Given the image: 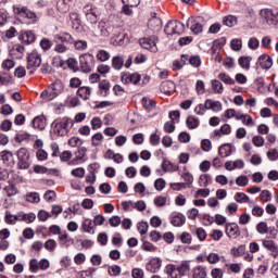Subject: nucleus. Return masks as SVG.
<instances>
[{
    "label": "nucleus",
    "mask_w": 278,
    "mask_h": 278,
    "mask_svg": "<svg viewBox=\"0 0 278 278\" xmlns=\"http://www.w3.org/2000/svg\"><path fill=\"white\" fill-rule=\"evenodd\" d=\"M96 31H99L101 36H108V22L105 20H102L98 23Z\"/></svg>",
    "instance_id": "c9c22d12"
},
{
    "label": "nucleus",
    "mask_w": 278,
    "mask_h": 278,
    "mask_svg": "<svg viewBox=\"0 0 278 278\" xmlns=\"http://www.w3.org/2000/svg\"><path fill=\"white\" fill-rule=\"evenodd\" d=\"M257 64L261 66V68L268 71V68L273 67V58H270V55H268V54H262L258 58L256 65Z\"/></svg>",
    "instance_id": "ddd939ff"
},
{
    "label": "nucleus",
    "mask_w": 278,
    "mask_h": 278,
    "mask_svg": "<svg viewBox=\"0 0 278 278\" xmlns=\"http://www.w3.org/2000/svg\"><path fill=\"white\" fill-rule=\"evenodd\" d=\"M81 229L86 233H94V226H92V219L86 218L81 224Z\"/></svg>",
    "instance_id": "7c9ffc66"
},
{
    "label": "nucleus",
    "mask_w": 278,
    "mask_h": 278,
    "mask_svg": "<svg viewBox=\"0 0 278 278\" xmlns=\"http://www.w3.org/2000/svg\"><path fill=\"white\" fill-rule=\"evenodd\" d=\"M68 144L70 147H81V144H84V140H81L79 137H72L68 140Z\"/></svg>",
    "instance_id": "5fc2aeb1"
},
{
    "label": "nucleus",
    "mask_w": 278,
    "mask_h": 278,
    "mask_svg": "<svg viewBox=\"0 0 278 278\" xmlns=\"http://www.w3.org/2000/svg\"><path fill=\"white\" fill-rule=\"evenodd\" d=\"M230 47H231L232 51H240L242 49V40L232 39L230 41Z\"/></svg>",
    "instance_id": "3c124183"
},
{
    "label": "nucleus",
    "mask_w": 278,
    "mask_h": 278,
    "mask_svg": "<svg viewBox=\"0 0 278 278\" xmlns=\"http://www.w3.org/2000/svg\"><path fill=\"white\" fill-rule=\"evenodd\" d=\"M17 160H29V152L26 148H21L17 151Z\"/></svg>",
    "instance_id": "864d4df0"
},
{
    "label": "nucleus",
    "mask_w": 278,
    "mask_h": 278,
    "mask_svg": "<svg viewBox=\"0 0 278 278\" xmlns=\"http://www.w3.org/2000/svg\"><path fill=\"white\" fill-rule=\"evenodd\" d=\"M260 16L263 21V23H265L266 25L269 26H277L278 25V13L270 9H262L260 11Z\"/></svg>",
    "instance_id": "20e7f679"
},
{
    "label": "nucleus",
    "mask_w": 278,
    "mask_h": 278,
    "mask_svg": "<svg viewBox=\"0 0 278 278\" xmlns=\"http://www.w3.org/2000/svg\"><path fill=\"white\" fill-rule=\"evenodd\" d=\"M252 60L253 58L251 56H241L239 58V66H241V68H244L245 71H249V68H251Z\"/></svg>",
    "instance_id": "e433bc0d"
},
{
    "label": "nucleus",
    "mask_w": 278,
    "mask_h": 278,
    "mask_svg": "<svg viewBox=\"0 0 278 278\" xmlns=\"http://www.w3.org/2000/svg\"><path fill=\"white\" fill-rule=\"evenodd\" d=\"M4 191L7 192L8 197H14L18 193V189H16V186L14 185L4 187Z\"/></svg>",
    "instance_id": "8fccbe9b"
},
{
    "label": "nucleus",
    "mask_w": 278,
    "mask_h": 278,
    "mask_svg": "<svg viewBox=\"0 0 278 278\" xmlns=\"http://www.w3.org/2000/svg\"><path fill=\"white\" fill-rule=\"evenodd\" d=\"M161 268H162V260L160 257L151 258L146 265V270H148V273L155 274V273H159Z\"/></svg>",
    "instance_id": "9d476101"
},
{
    "label": "nucleus",
    "mask_w": 278,
    "mask_h": 278,
    "mask_svg": "<svg viewBox=\"0 0 278 278\" xmlns=\"http://www.w3.org/2000/svg\"><path fill=\"white\" fill-rule=\"evenodd\" d=\"M189 64L194 68H199V66H201V58L200 56L189 58Z\"/></svg>",
    "instance_id": "69168bd1"
},
{
    "label": "nucleus",
    "mask_w": 278,
    "mask_h": 278,
    "mask_svg": "<svg viewBox=\"0 0 278 278\" xmlns=\"http://www.w3.org/2000/svg\"><path fill=\"white\" fill-rule=\"evenodd\" d=\"M33 127L34 129H45L46 127V122L45 118L42 116H37L33 119Z\"/></svg>",
    "instance_id": "f704fd0d"
},
{
    "label": "nucleus",
    "mask_w": 278,
    "mask_h": 278,
    "mask_svg": "<svg viewBox=\"0 0 278 278\" xmlns=\"http://www.w3.org/2000/svg\"><path fill=\"white\" fill-rule=\"evenodd\" d=\"M256 231H258L261 235L268 233V224H266V222H260L256 225Z\"/></svg>",
    "instance_id": "09e8293b"
},
{
    "label": "nucleus",
    "mask_w": 278,
    "mask_h": 278,
    "mask_svg": "<svg viewBox=\"0 0 278 278\" xmlns=\"http://www.w3.org/2000/svg\"><path fill=\"white\" fill-rule=\"evenodd\" d=\"M20 40H23L25 45H31V42H36V35L33 31L28 30L20 36Z\"/></svg>",
    "instance_id": "4be33fe9"
},
{
    "label": "nucleus",
    "mask_w": 278,
    "mask_h": 278,
    "mask_svg": "<svg viewBox=\"0 0 278 278\" xmlns=\"http://www.w3.org/2000/svg\"><path fill=\"white\" fill-rule=\"evenodd\" d=\"M252 142H253L254 147H264L265 140H264V137H262V136H254L252 138Z\"/></svg>",
    "instance_id": "338daca9"
},
{
    "label": "nucleus",
    "mask_w": 278,
    "mask_h": 278,
    "mask_svg": "<svg viewBox=\"0 0 278 278\" xmlns=\"http://www.w3.org/2000/svg\"><path fill=\"white\" fill-rule=\"evenodd\" d=\"M235 201L237 203H249V205H255V201L251 200L244 192H237L235 194Z\"/></svg>",
    "instance_id": "6ab92c4d"
},
{
    "label": "nucleus",
    "mask_w": 278,
    "mask_h": 278,
    "mask_svg": "<svg viewBox=\"0 0 278 278\" xmlns=\"http://www.w3.org/2000/svg\"><path fill=\"white\" fill-rule=\"evenodd\" d=\"M40 47L43 51H49V49H51V47H53V43L51 42V40L43 38L40 41Z\"/></svg>",
    "instance_id": "052dcab7"
},
{
    "label": "nucleus",
    "mask_w": 278,
    "mask_h": 278,
    "mask_svg": "<svg viewBox=\"0 0 278 278\" xmlns=\"http://www.w3.org/2000/svg\"><path fill=\"white\" fill-rule=\"evenodd\" d=\"M218 153L220 155V157H229V155H231L232 150H231V144L226 143L219 147L218 149Z\"/></svg>",
    "instance_id": "c85d7f7f"
},
{
    "label": "nucleus",
    "mask_w": 278,
    "mask_h": 278,
    "mask_svg": "<svg viewBox=\"0 0 278 278\" xmlns=\"http://www.w3.org/2000/svg\"><path fill=\"white\" fill-rule=\"evenodd\" d=\"M226 236L228 238H239L240 236V226L236 223H227L226 224Z\"/></svg>",
    "instance_id": "9b49d317"
},
{
    "label": "nucleus",
    "mask_w": 278,
    "mask_h": 278,
    "mask_svg": "<svg viewBox=\"0 0 278 278\" xmlns=\"http://www.w3.org/2000/svg\"><path fill=\"white\" fill-rule=\"evenodd\" d=\"M212 89L215 94H223V83L217 79L212 80Z\"/></svg>",
    "instance_id": "37998d69"
},
{
    "label": "nucleus",
    "mask_w": 278,
    "mask_h": 278,
    "mask_svg": "<svg viewBox=\"0 0 278 278\" xmlns=\"http://www.w3.org/2000/svg\"><path fill=\"white\" fill-rule=\"evenodd\" d=\"M161 92L164 94H173L175 92V83L172 80H165L161 84Z\"/></svg>",
    "instance_id": "dca6fc26"
},
{
    "label": "nucleus",
    "mask_w": 278,
    "mask_h": 278,
    "mask_svg": "<svg viewBox=\"0 0 278 278\" xmlns=\"http://www.w3.org/2000/svg\"><path fill=\"white\" fill-rule=\"evenodd\" d=\"M80 70L83 73H91L94 68V55L90 53H85L79 58Z\"/></svg>",
    "instance_id": "0eeeda50"
},
{
    "label": "nucleus",
    "mask_w": 278,
    "mask_h": 278,
    "mask_svg": "<svg viewBox=\"0 0 278 278\" xmlns=\"http://www.w3.org/2000/svg\"><path fill=\"white\" fill-rule=\"evenodd\" d=\"M161 167L164 173H175V172L179 170V166L170 163V161H168L166 159L163 160Z\"/></svg>",
    "instance_id": "a211bd4d"
},
{
    "label": "nucleus",
    "mask_w": 278,
    "mask_h": 278,
    "mask_svg": "<svg viewBox=\"0 0 278 278\" xmlns=\"http://www.w3.org/2000/svg\"><path fill=\"white\" fill-rule=\"evenodd\" d=\"M4 223H5L7 225H16V220H15V217H14V215L12 214V212L5 211V214H4Z\"/></svg>",
    "instance_id": "49530a36"
},
{
    "label": "nucleus",
    "mask_w": 278,
    "mask_h": 278,
    "mask_svg": "<svg viewBox=\"0 0 278 278\" xmlns=\"http://www.w3.org/2000/svg\"><path fill=\"white\" fill-rule=\"evenodd\" d=\"M139 45L142 47V49H147L148 51H151L152 53H157V37H143L139 39Z\"/></svg>",
    "instance_id": "1a4fd4ad"
},
{
    "label": "nucleus",
    "mask_w": 278,
    "mask_h": 278,
    "mask_svg": "<svg viewBox=\"0 0 278 278\" xmlns=\"http://www.w3.org/2000/svg\"><path fill=\"white\" fill-rule=\"evenodd\" d=\"M186 123L188 129H197V127H199V118H195L193 116H189Z\"/></svg>",
    "instance_id": "c03bdc74"
},
{
    "label": "nucleus",
    "mask_w": 278,
    "mask_h": 278,
    "mask_svg": "<svg viewBox=\"0 0 278 278\" xmlns=\"http://www.w3.org/2000/svg\"><path fill=\"white\" fill-rule=\"evenodd\" d=\"M260 199H261V201H263V203H268V201H270V199H271L270 191L263 190L260 194Z\"/></svg>",
    "instance_id": "0e129e2a"
},
{
    "label": "nucleus",
    "mask_w": 278,
    "mask_h": 278,
    "mask_svg": "<svg viewBox=\"0 0 278 278\" xmlns=\"http://www.w3.org/2000/svg\"><path fill=\"white\" fill-rule=\"evenodd\" d=\"M29 11L27 7L21 4L13 5V12L18 18H25Z\"/></svg>",
    "instance_id": "f3484780"
},
{
    "label": "nucleus",
    "mask_w": 278,
    "mask_h": 278,
    "mask_svg": "<svg viewBox=\"0 0 278 278\" xmlns=\"http://www.w3.org/2000/svg\"><path fill=\"white\" fill-rule=\"evenodd\" d=\"M109 275H111V277H118V275H121V266L118 265L110 266Z\"/></svg>",
    "instance_id": "4d7b16f0"
},
{
    "label": "nucleus",
    "mask_w": 278,
    "mask_h": 278,
    "mask_svg": "<svg viewBox=\"0 0 278 278\" xmlns=\"http://www.w3.org/2000/svg\"><path fill=\"white\" fill-rule=\"evenodd\" d=\"M91 142H92L93 147H99V144H101V142H103V134H101V132L94 134L91 138Z\"/></svg>",
    "instance_id": "de8ad7c7"
},
{
    "label": "nucleus",
    "mask_w": 278,
    "mask_h": 278,
    "mask_svg": "<svg viewBox=\"0 0 278 278\" xmlns=\"http://www.w3.org/2000/svg\"><path fill=\"white\" fill-rule=\"evenodd\" d=\"M192 278H207V269L203 266H197L192 269Z\"/></svg>",
    "instance_id": "5701e85b"
},
{
    "label": "nucleus",
    "mask_w": 278,
    "mask_h": 278,
    "mask_svg": "<svg viewBox=\"0 0 278 278\" xmlns=\"http://www.w3.org/2000/svg\"><path fill=\"white\" fill-rule=\"evenodd\" d=\"M178 268V275L181 277H186L190 273V263L189 262H182L180 265H177Z\"/></svg>",
    "instance_id": "a878e982"
},
{
    "label": "nucleus",
    "mask_w": 278,
    "mask_h": 278,
    "mask_svg": "<svg viewBox=\"0 0 278 278\" xmlns=\"http://www.w3.org/2000/svg\"><path fill=\"white\" fill-rule=\"evenodd\" d=\"M165 273L170 278H180L177 265H174V264L166 265Z\"/></svg>",
    "instance_id": "412c9836"
},
{
    "label": "nucleus",
    "mask_w": 278,
    "mask_h": 278,
    "mask_svg": "<svg viewBox=\"0 0 278 278\" xmlns=\"http://www.w3.org/2000/svg\"><path fill=\"white\" fill-rule=\"evenodd\" d=\"M76 94L83 101H88L92 94V89L89 86H83L77 89Z\"/></svg>",
    "instance_id": "4468645a"
},
{
    "label": "nucleus",
    "mask_w": 278,
    "mask_h": 278,
    "mask_svg": "<svg viewBox=\"0 0 278 278\" xmlns=\"http://www.w3.org/2000/svg\"><path fill=\"white\" fill-rule=\"evenodd\" d=\"M244 253H247V245L244 244H240L238 248H232L230 250V255H232V257H242Z\"/></svg>",
    "instance_id": "393cba45"
},
{
    "label": "nucleus",
    "mask_w": 278,
    "mask_h": 278,
    "mask_svg": "<svg viewBox=\"0 0 278 278\" xmlns=\"http://www.w3.org/2000/svg\"><path fill=\"white\" fill-rule=\"evenodd\" d=\"M262 244L265 249H267V251H270L271 253H274L275 255H277L278 251H277V244H275V241L273 240H266L264 239L262 241Z\"/></svg>",
    "instance_id": "c756f323"
},
{
    "label": "nucleus",
    "mask_w": 278,
    "mask_h": 278,
    "mask_svg": "<svg viewBox=\"0 0 278 278\" xmlns=\"http://www.w3.org/2000/svg\"><path fill=\"white\" fill-rule=\"evenodd\" d=\"M218 79H220V81L227 84L228 86H233V84H236V80H233L231 77H229V75L225 73H220L218 75Z\"/></svg>",
    "instance_id": "a18cd8bd"
},
{
    "label": "nucleus",
    "mask_w": 278,
    "mask_h": 278,
    "mask_svg": "<svg viewBox=\"0 0 278 278\" xmlns=\"http://www.w3.org/2000/svg\"><path fill=\"white\" fill-rule=\"evenodd\" d=\"M249 49L255 50L260 48V40L255 37H252L248 41Z\"/></svg>",
    "instance_id": "6e6d98bb"
},
{
    "label": "nucleus",
    "mask_w": 278,
    "mask_h": 278,
    "mask_svg": "<svg viewBox=\"0 0 278 278\" xmlns=\"http://www.w3.org/2000/svg\"><path fill=\"white\" fill-rule=\"evenodd\" d=\"M75 125V121L70 117H61L56 118L52 123V131L54 136H60L64 138V136H68L71 134V129Z\"/></svg>",
    "instance_id": "f257e3e1"
},
{
    "label": "nucleus",
    "mask_w": 278,
    "mask_h": 278,
    "mask_svg": "<svg viewBox=\"0 0 278 278\" xmlns=\"http://www.w3.org/2000/svg\"><path fill=\"white\" fill-rule=\"evenodd\" d=\"M198 184L201 188H207L210 184H212V176H210L208 174H202L199 177Z\"/></svg>",
    "instance_id": "cd10ccee"
},
{
    "label": "nucleus",
    "mask_w": 278,
    "mask_h": 278,
    "mask_svg": "<svg viewBox=\"0 0 278 278\" xmlns=\"http://www.w3.org/2000/svg\"><path fill=\"white\" fill-rule=\"evenodd\" d=\"M204 108L205 110H212L213 112H220V110H223V103H220V101L207 99L204 103Z\"/></svg>",
    "instance_id": "2eb2a0df"
},
{
    "label": "nucleus",
    "mask_w": 278,
    "mask_h": 278,
    "mask_svg": "<svg viewBox=\"0 0 278 278\" xmlns=\"http://www.w3.org/2000/svg\"><path fill=\"white\" fill-rule=\"evenodd\" d=\"M223 23L224 25H226V27H233L235 25H238V17L233 15H228L224 17Z\"/></svg>",
    "instance_id": "79ce46f5"
},
{
    "label": "nucleus",
    "mask_w": 278,
    "mask_h": 278,
    "mask_svg": "<svg viewBox=\"0 0 278 278\" xmlns=\"http://www.w3.org/2000/svg\"><path fill=\"white\" fill-rule=\"evenodd\" d=\"M14 66H15V63H14V61L11 60V59H7V60H4V61L2 62V68H3L4 71H11V68H14Z\"/></svg>",
    "instance_id": "680f3d73"
},
{
    "label": "nucleus",
    "mask_w": 278,
    "mask_h": 278,
    "mask_svg": "<svg viewBox=\"0 0 278 278\" xmlns=\"http://www.w3.org/2000/svg\"><path fill=\"white\" fill-rule=\"evenodd\" d=\"M195 236L200 242H203V240H205V238H207V232L203 228H197Z\"/></svg>",
    "instance_id": "13d9d810"
},
{
    "label": "nucleus",
    "mask_w": 278,
    "mask_h": 278,
    "mask_svg": "<svg viewBox=\"0 0 278 278\" xmlns=\"http://www.w3.org/2000/svg\"><path fill=\"white\" fill-rule=\"evenodd\" d=\"M122 84H138L140 81V75L138 73H124L122 75Z\"/></svg>",
    "instance_id": "f8f14e48"
},
{
    "label": "nucleus",
    "mask_w": 278,
    "mask_h": 278,
    "mask_svg": "<svg viewBox=\"0 0 278 278\" xmlns=\"http://www.w3.org/2000/svg\"><path fill=\"white\" fill-rule=\"evenodd\" d=\"M237 186H240L241 188H244V186L249 185V177L247 176H239L236 179Z\"/></svg>",
    "instance_id": "bf43d9fd"
},
{
    "label": "nucleus",
    "mask_w": 278,
    "mask_h": 278,
    "mask_svg": "<svg viewBox=\"0 0 278 278\" xmlns=\"http://www.w3.org/2000/svg\"><path fill=\"white\" fill-rule=\"evenodd\" d=\"M125 64L123 56H114L112 60V66L115 71H121Z\"/></svg>",
    "instance_id": "58836bf2"
},
{
    "label": "nucleus",
    "mask_w": 278,
    "mask_h": 278,
    "mask_svg": "<svg viewBox=\"0 0 278 278\" xmlns=\"http://www.w3.org/2000/svg\"><path fill=\"white\" fill-rule=\"evenodd\" d=\"M97 58L100 60V62H108V60H110V52L100 50L97 54Z\"/></svg>",
    "instance_id": "603ef678"
},
{
    "label": "nucleus",
    "mask_w": 278,
    "mask_h": 278,
    "mask_svg": "<svg viewBox=\"0 0 278 278\" xmlns=\"http://www.w3.org/2000/svg\"><path fill=\"white\" fill-rule=\"evenodd\" d=\"M99 88H100V90H101L102 97H108V94H110V80L103 79V80L99 84Z\"/></svg>",
    "instance_id": "473e14b6"
},
{
    "label": "nucleus",
    "mask_w": 278,
    "mask_h": 278,
    "mask_svg": "<svg viewBox=\"0 0 278 278\" xmlns=\"http://www.w3.org/2000/svg\"><path fill=\"white\" fill-rule=\"evenodd\" d=\"M215 136H229L231 134V126L229 124H224L220 129L214 131Z\"/></svg>",
    "instance_id": "2f4dec72"
},
{
    "label": "nucleus",
    "mask_w": 278,
    "mask_h": 278,
    "mask_svg": "<svg viewBox=\"0 0 278 278\" xmlns=\"http://www.w3.org/2000/svg\"><path fill=\"white\" fill-rule=\"evenodd\" d=\"M148 25L152 29H156V30L162 29V20L156 16V13H154V16H152V18L149 21Z\"/></svg>",
    "instance_id": "bb28decb"
},
{
    "label": "nucleus",
    "mask_w": 278,
    "mask_h": 278,
    "mask_svg": "<svg viewBox=\"0 0 278 278\" xmlns=\"http://www.w3.org/2000/svg\"><path fill=\"white\" fill-rule=\"evenodd\" d=\"M83 12L90 25H97V23H99V11L97 8L92 7L91 4H87L84 7Z\"/></svg>",
    "instance_id": "6e6552de"
},
{
    "label": "nucleus",
    "mask_w": 278,
    "mask_h": 278,
    "mask_svg": "<svg viewBox=\"0 0 278 278\" xmlns=\"http://www.w3.org/2000/svg\"><path fill=\"white\" fill-rule=\"evenodd\" d=\"M172 225L174 227H184V225H186V216L181 213L176 214L172 218Z\"/></svg>",
    "instance_id": "b1692460"
},
{
    "label": "nucleus",
    "mask_w": 278,
    "mask_h": 278,
    "mask_svg": "<svg viewBox=\"0 0 278 278\" xmlns=\"http://www.w3.org/2000/svg\"><path fill=\"white\" fill-rule=\"evenodd\" d=\"M40 64H42V55L38 53V51L34 50L27 56V71L30 75L36 73V70L40 68Z\"/></svg>",
    "instance_id": "7ed1b4c3"
},
{
    "label": "nucleus",
    "mask_w": 278,
    "mask_h": 278,
    "mask_svg": "<svg viewBox=\"0 0 278 278\" xmlns=\"http://www.w3.org/2000/svg\"><path fill=\"white\" fill-rule=\"evenodd\" d=\"M132 278H144V270L140 268H134L131 271Z\"/></svg>",
    "instance_id": "774afa93"
},
{
    "label": "nucleus",
    "mask_w": 278,
    "mask_h": 278,
    "mask_svg": "<svg viewBox=\"0 0 278 278\" xmlns=\"http://www.w3.org/2000/svg\"><path fill=\"white\" fill-rule=\"evenodd\" d=\"M72 45H74V49H76V51H86V49H88V41L86 40H75L73 39Z\"/></svg>",
    "instance_id": "4c0bfd02"
},
{
    "label": "nucleus",
    "mask_w": 278,
    "mask_h": 278,
    "mask_svg": "<svg viewBox=\"0 0 278 278\" xmlns=\"http://www.w3.org/2000/svg\"><path fill=\"white\" fill-rule=\"evenodd\" d=\"M64 92V84L62 80H55L49 87L43 90L40 94L43 101H53L56 97H60Z\"/></svg>",
    "instance_id": "f03ea898"
},
{
    "label": "nucleus",
    "mask_w": 278,
    "mask_h": 278,
    "mask_svg": "<svg viewBox=\"0 0 278 278\" xmlns=\"http://www.w3.org/2000/svg\"><path fill=\"white\" fill-rule=\"evenodd\" d=\"M184 29H186V25H184V23L174 20V21H169L164 28V33L167 36H173L174 34H184Z\"/></svg>",
    "instance_id": "423d86ee"
},
{
    "label": "nucleus",
    "mask_w": 278,
    "mask_h": 278,
    "mask_svg": "<svg viewBox=\"0 0 278 278\" xmlns=\"http://www.w3.org/2000/svg\"><path fill=\"white\" fill-rule=\"evenodd\" d=\"M203 25H205V18L202 16L190 17L187 21V27L194 34L195 36L203 31Z\"/></svg>",
    "instance_id": "39448f33"
},
{
    "label": "nucleus",
    "mask_w": 278,
    "mask_h": 278,
    "mask_svg": "<svg viewBox=\"0 0 278 278\" xmlns=\"http://www.w3.org/2000/svg\"><path fill=\"white\" fill-rule=\"evenodd\" d=\"M26 201L28 203H40V193L39 192H28L26 194Z\"/></svg>",
    "instance_id": "a19ab883"
},
{
    "label": "nucleus",
    "mask_w": 278,
    "mask_h": 278,
    "mask_svg": "<svg viewBox=\"0 0 278 278\" xmlns=\"http://www.w3.org/2000/svg\"><path fill=\"white\" fill-rule=\"evenodd\" d=\"M45 249L47 251H55V247H58V243L53 239H49L48 241L45 242Z\"/></svg>",
    "instance_id": "e2e57ef3"
},
{
    "label": "nucleus",
    "mask_w": 278,
    "mask_h": 278,
    "mask_svg": "<svg viewBox=\"0 0 278 278\" xmlns=\"http://www.w3.org/2000/svg\"><path fill=\"white\" fill-rule=\"evenodd\" d=\"M54 42H67V45H73V36H71L68 33L54 35Z\"/></svg>",
    "instance_id": "aec40b11"
},
{
    "label": "nucleus",
    "mask_w": 278,
    "mask_h": 278,
    "mask_svg": "<svg viewBox=\"0 0 278 278\" xmlns=\"http://www.w3.org/2000/svg\"><path fill=\"white\" fill-rule=\"evenodd\" d=\"M88 151V149L86 148H79L78 151L75 153V159L73 161H71V164H77V162H81V160H84V157H86V152Z\"/></svg>",
    "instance_id": "72a5a7b5"
},
{
    "label": "nucleus",
    "mask_w": 278,
    "mask_h": 278,
    "mask_svg": "<svg viewBox=\"0 0 278 278\" xmlns=\"http://www.w3.org/2000/svg\"><path fill=\"white\" fill-rule=\"evenodd\" d=\"M0 157L3 162V164H10L12 162L14 154L11 151L4 150L0 152Z\"/></svg>",
    "instance_id": "ea45409f"
}]
</instances>
